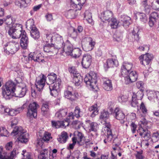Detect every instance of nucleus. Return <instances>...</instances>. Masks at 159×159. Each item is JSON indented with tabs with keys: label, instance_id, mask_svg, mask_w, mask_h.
<instances>
[{
	"label": "nucleus",
	"instance_id": "obj_1",
	"mask_svg": "<svg viewBox=\"0 0 159 159\" xmlns=\"http://www.w3.org/2000/svg\"><path fill=\"white\" fill-rule=\"evenodd\" d=\"M16 29L11 30L9 31V35L13 39L20 38L21 36L20 40L21 47L24 49H26L29 43L28 38L27 36L26 32L22 30V25H16Z\"/></svg>",
	"mask_w": 159,
	"mask_h": 159
},
{
	"label": "nucleus",
	"instance_id": "obj_2",
	"mask_svg": "<svg viewBox=\"0 0 159 159\" xmlns=\"http://www.w3.org/2000/svg\"><path fill=\"white\" fill-rule=\"evenodd\" d=\"M13 136H16L18 140L21 143H26L28 141L29 134L21 127H16L11 133Z\"/></svg>",
	"mask_w": 159,
	"mask_h": 159
},
{
	"label": "nucleus",
	"instance_id": "obj_3",
	"mask_svg": "<svg viewBox=\"0 0 159 159\" xmlns=\"http://www.w3.org/2000/svg\"><path fill=\"white\" fill-rule=\"evenodd\" d=\"M16 86L12 81L7 82L5 85L2 87V94L3 97L6 99H9L11 98L12 94L14 92Z\"/></svg>",
	"mask_w": 159,
	"mask_h": 159
},
{
	"label": "nucleus",
	"instance_id": "obj_4",
	"mask_svg": "<svg viewBox=\"0 0 159 159\" xmlns=\"http://www.w3.org/2000/svg\"><path fill=\"white\" fill-rule=\"evenodd\" d=\"M4 47L5 52L8 55L15 53L19 48L18 41L13 40L7 43Z\"/></svg>",
	"mask_w": 159,
	"mask_h": 159
},
{
	"label": "nucleus",
	"instance_id": "obj_5",
	"mask_svg": "<svg viewBox=\"0 0 159 159\" xmlns=\"http://www.w3.org/2000/svg\"><path fill=\"white\" fill-rule=\"evenodd\" d=\"M26 26L27 28H28L30 29V35L32 38L35 40L39 38V32L35 25L33 19L28 20L26 22Z\"/></svg>",
	"mask_w": 159,
	"mask_h": 159
},
{
	"label": "nucleus",
	"instance_id": "obj_6",
	"mask_svg": "<svg viewBox=\"0 0 159 159\" xmlns=\"http://www.w3.org/2000/svg\"><path fill=\"white\" fill-rule=\"evenodd\" d=\"M97 74L94 72L91 71L86 75L84 78V81L87 85L92 89H94L97 82Z\"/></svg>",
	"mask_w": 159,
	"mask_h": 159
},
{
	"label": "nucleus",
	"instance_id": "obj_7",
	"mask_svg": "<svg viewBox=\"0 0 159 159\" xmlns=\"http://www.w3.org/2000/svg\"><path fill=\"white\" fill-rule=\"evenodd\" d=\"M27 91V86L22 83L18 85L16 87L15 90L12 94V96L18 97H23Z\"/></svg>",
	"mask_w": 159,
	"mask_h": 159
},
{
	"label": "nucleus",
	"instance_id": "obj_8",
	"mask_svg": "<svg viewBox=\"0 0 159 159\" xmlns=\"http://www.w3.org/2000/svg\"><path fill=\"white\" fill-rule=\"evenodd\" d=\"M57 43L59 44L60 46H62V47H63L62 52H65L67 55H70L73 50L72 44L68 43L67 44H66V47L64 49L65 46V44H64L63 41L61 37L59 35H57Z\"/></svg>",
	"mask_w": 159,
	"mask_h": 159
},
{
	"label": "nucleus",
	"instance_id": "obj_9",
	"mask_svg": "<svg viewBox=\"0 0 159 159\" xmlns=\"http://www.w3.org/2000/svg\"><path fill=\"white\" fill-rule=\"evenodd\" d=\"M46 80V76L42 74L37 77L35 85L38 91H42L45 85Z\"/></svg>",
	"mask_w": 159,
	"mask_h": 159
},
{
	"label": "nucleus",
	"instance_id": "obj_10",
	"mask_svg": "<svg viewBox=\"0 0 159 159\" xmlns=\"http://www.w3.org/2000/svg\"><path fill=\"white\" fill-rule=\"evenodd\" d=\"M39 106L37 102L30 103L29 106L27 116L30 117H36L37 116V108Z\"/></svg>",
	"mask_w": 159,
	"mask_h": 159
},
{
	"label": "nucleus",
	"instance_id": "obj_11",
	"mask_svg": "<svg viewBox=\"0 0 159 159\" xmlns=\"http://www.w3.org/2000/svg\"><path fill=\"white\" fill-rule=\"evenodd\" d=\"M61 83V80L58 78L56 80L55 83H54L49 84V88L50 90V94L51 95L55 96L57 94V90L60 88Z\"/></svg>",
	"mask_w": 159,
	"mask_h": 159
},
{
	"label": "nucleus",
	"instance_id": "obj_12",
	"mask_svg": "<svg viewBox=\"0 0 159 159\" xmlns=\"http://www.w3.org/2000/svg\"><path fill=\"white\" fill-rule=\"evenodd\" d=\"M113 115L116 119L120 120L121 124L124 123L125 121V114L119 108H115L113 113Z\"/></svg>",
	"mask_w": 159,
	"mask_h": 159
},
{
	"label": "nucleus",
	"instance_id": "obj_13",
	"mask_svg": "<svg viewBox=\"0 0 159 159\" xmlns=\"http://www.w3.org/2000/svg\"><path fill=\"white\" fill-rule=\"evenodd\" d=\"M4 20L5 21L6 24L7 25L6 27V31H8V33L9 34V31L11 30H15L16 29L15 27H16V25H21L18 24L12 23V18L11 17V15H8L7 16L6 19H4Z\"/></svg>",
	"mask_w": 159,
	"mask_h": 159
},
{
	"label": "nucleus",
	"instance_id": "obj_14",
	"mask_svg": "<svg viewBox=\"0 0 159 159\" xmlns=\"http://www.w3.org/2000/svg\"><path fill=\"white\" fill-rule=\"evenodd\" d=\"M133 66L132 63L129 62H124L121 68V73L123 76L129 74Z\"/></svg>",
	"mask_w": 159,
	"mask_h": 159
},
{
	"label": "nucleus",
	"instance_id": "obj_15",
	"mask_svg": "<svg viewBox=\"0 0 159 159\" xmlns=\"http://www.w3.org/2000/svg\"><path fill=\"white\" fill-rule=\"evenodd\" d=\"M125 77V81L126 84H128L135 81L138 77V74L136 71H130L129 74Z\"/></svg>",
	"mask_w": 159,
	"mask_h": 159
},
{
	"label": "nucleus",
	"instance_id": "obj_16",
	"mask_svg": "<svg viewBox=\"0 0 159 159\" xmlns=\"http://www.w3.org/2000/svg\"><path fill=\"white\" fill-rule=\"evenodd\" d=\"M92 57L89 54H84L83 55L81 64L83 67L87 68L91 65Z\"/></svg>",
	"mask_w": 159,
	"mask_h": 159
},
{
	"label": "nucleus",
	"instance_id": "obj_17",
	"mask_svg": "<svg viewBox=\"0 0 159 159\" xmlns=\"http://www.w3.org/2000/svg\"><path fill=\"white\" fill-rule=\"evenodd\" d=\"M140 63L142 65H145L149 64L153 58V55L149 53H146L141 55L139 57Z\"/></svg>",
	"mask_w": 159,
	"mask_h": 159
},
{
	"label": "nucleus",
	"instance_id": "obj_18",
	"mask_svg": "<svg viewBox=\"0 0 159 159\" xmlns=\"http://www.w3.org/2000/svg\"><path fill=\"white\" fill-rule=\"evenodd\" d=\"M83 28L81 26H79L76 30L73 27L69 28L68 35L73 38L76 37L78 35V33H80L83 31Z\"/></svg>",
	"mask_w": 159,
	"mask_h": 159
},
{
	"label": "nucleus",
	"instance_id": "obj_19",
	"mask_svg": "<svg viewBox=\"0 0 159 159\" xmlns=\"http://www.w3.org/2000/svg\"><path fill=\"white\" fill-rule=\"evenodd\" d=\"M43 50L45 52L48 53L52 55V54H56L57 49H56L53 44L47 43L43 47Z\"/></svg>",
	"mask_w": 159,
	"mask_h": 159
},
{
	"label": "nucleus",
	"instance_id": "obj_20",
	"mask_svg": "<svg viewBox=\"0 0 159 159\" xmlns=\"http://www.w3.org/2000/svg\"><path fill=\"white\" fill-rule=\"evenodd\" d=\"M73 89L71 87L68 86L67 89L65 90L64 92V96L65 98L68 99L73 101L75 100L76 98L75 94H72L71 91Z\"/></svg>",
	"mask_w": 159,
	"mask_h": 159
},
{
	"label": "nucleus",
	"instance_id": "obj_21",
	"mask_svg": "<svg viewBox=\"0 0 159 159\" xmlns=\"http://www.w3.org/2000/svg\"><path fill=\"white\" fill-rule=\"evenodd\" d=\"M18 153V152L16 151V149H14L11 152L10 156L9 157L7 155L6 153H2L1 151H0V159H13Z\"/></svg>",
	"mask_w": 159,
	"mask_h": 159
},
{
	"label": "nucleus",
	"instance_id": "obj_22",
	"mask_svg": "<svg viewBox=\"0 0 159 159\" xmlns=\"http://www.w3.org/2000/svg\"><path fill=\"white\" fill-rule=\"evenodd\" d=\"M86 125L89 132H96L98 128V125L97 123L92 122L90 120L86 121Z\"/></svg>",
	"mask_w": 159,
	"mask_h": 159
},
{
	"label": "nucleus",
	"instance_id": "obj_23",
	"mask_svg": "<svg viewBox=\"0 0 159 159\" xmlns=\"http://www.w3.org/2000/svg\"><path fill=\"white\" fill-rule=\"evenodd\" d=\"M103 89L107 91H110L113 89L112 84L111 80L105 79L102 84Z\"/></svg>",
	"mask_w": 159,
	"mask_h": 159
},
{
	"label": "nucleus",
	"instance_id": "obj_24",
	"mask_svg": "<svg viewBox=\"0 0 159 159\" xmlns=\"http://www.w3.org/2000/svg\"><path fill=\"white\" fill-rule=\"evenodd\" d=\"M74 119V116H73V113L72 112L69 113L68 116L66 118V120L61 121V127H66V126L69 125L70 120H73Z\"/></svg>",
	"mask_w": 159,
	"mask_h": 159
},
{
	"label": "nucleus",
	"instance_id": "obj_25",
	"mask_svg": "<svg viewBox=\"0 0 159 159\" xmlns=\"http://www.w3.org/2000/svg\"><path fill=\"white\" fill-rule=\"evenodd\" d=\"M118 65V61L116 60H113L111 59H109L107 60L106 63L104 64V67L105 68H108L113 67L114 66H117Z\"/></svg>",
	"mask_w": 159,
	"mask_h": 159
},
{
	"label": "nucleus",
	"instance_id": "obj_26",
	"mask_svg": "<svg viewBox=\"0 0 159 159\" xmlns=\"http://www.w3.org/2000/svg\"><path fill=\"white\" fill-rule=\"evenodd\" d=\"M50 104L48 102H44L41 107L42 113L44 116L48 114L49 111Z\"/></svg>",
	"mask_w": 159,
	"mask_h": 159
},
{
	"label": "nucleus",
	"instance_id": "obj_27",
	"mask_svg": "<svg viewBox=\"0 0 159 159\" xmlns=\"http://www.w3.org/2000/svg\"><path fill=\"white\" fill-rule=\"evenodd\" d=\"M121 20L123 22V25L124 27H127L130 24L129 20H130V18L126 15H122L121 16Z\"/></svg>",
	"mask_w": 159,
	"mask_h": 159
},
{
	"label": "nucleus",
	"instance_id": "obj_28",
	"mask_svg": "<svg viewBox=\"0 0 159 159\" xmlns=\"http://www.w3.org/2000/svg\"><path fill=\"white\" fill-rule=\"evenodd\" d=\"M101 19L102 18L105 20L108 21L112 16L113 13L111 11L107 10L101 13Z\"/></svg>",
	"mask_w": 159,
	"mask_h": 159
},
{
	"label": "nucleus",
	"instance_id": "obj_29",
	"mask_svg": "<svg viewBox=\"0 0 159 159\" xmlns=\"http://www.w3.org/2000/svg\"><path fill=\"white\" fill-rule=\"evenodd\" d=\"M31 1V0H16V4L20 8H24L27 6Z\"/></svg>",
	"mask_w": 159,
	"mask_h": 159
},
{
	"label": "nucleus",
	"instance_id": "obj_30",
	"mask_svg": "<svg viewBox=\"0 0 159 159\" xmlns=\"http://www.w3.org/2000/svg\"><path fill=\"white\" fill-rule=\"evenodd\" d=\"M82 81V78L79 73H77L76 75H74L73 77V83L76 86L80 85Z\"/></svg>",
	"mask_w": 159,
	"mask_h": 159
},
{
	"label": "nucleus",
	"instance_id": "obj_31",
	"mask_svg": "<svg viewBox=\"0 0 159 159\" xmlns=\"http://www.w3.org/2000/svg\"><path fill=\"white\" fill-rule=\"evenodd\" d=\"M68 137L67 133L63 131L61 133L59 137L57 138V140L60 143H64L66 142Z\"/></svg>",
	"mask_w": 159,
	"mask_h": 159
},
{
	"label": "nucleus",
	"instance_id": "obj_32",
	"mask_svg": "<svg viewBox=\"0 0 159 159\" xmlns=\"http://www.w3.org/2000/svg\"><path fill=\"white\" fill-rule=\"evenodd\" d=\"M89 110L91 112V116L93 117L98 114V110L97 107V104H95L94 105L91 106L89 108Z\"/></svg>",
	"mask_w": 159,
	"mask_h": 159
},
{
	"label": "nucleus",
	"instance_id": "obj_33",
	"mask_svg": "<svg viewBox=\"0 0 159 159\" xmlns=\"http://www.w3.org/2000/svg\"><path fill=\"white\" fill-rule=\"evenodd\" d=\"M83 135L82 133L78 132L77 134L75 136L72 138V139H74V140L76 143L77 142L80 145H82L84 143L82 141L83 138Z\"/></svg>",
	"mask_w": 159,
	"mask_h": 159
},
{
	"label": "nucleus",
	"instance_id": "obj_34",
	"mask_svg": "<svg viewBox=\"0 0 159 159\" xmlns=\"http://www.w3.org/2000/svg\"><path fill=\"white\" fill-rule=\"evenodd\" d=\"M48 82H47L48 84H50L56 82L57 78V75L54 73H51L48 76Z\"/></svg>",
	"mask_w": 159,
	"mask_h": 159
},
{
	"label": "nucleus",
	"instance_id": "obj_35",
	"mask_svg": "<svg viewBox=\"0 0 159 159\" xmlns=\"http://www.w3.org/2000/svg\"><path fill=\"white\" fill-rule=\"evenodd\" d=\"M113 136L111 130L107 131V135H105L106 137H105V139L104 140V143L106 144L107 142H111L113 138Z\"/></svg>",
	"mask_w": 159,
	"mask_h": 159
},
{
	"label": "nucleus",
	"instance_id": "obj_36",
	"mask_svg": "<svg viewBox=\"0 0 159 159\" xmlns=\"http://www.w3.org/2000/svg\"><path fill=\"white\" fill-rule=\"evenodd\" d=\"M80 1V0H71L72 6L77 8V9L80 10L81 6H82V4H84V2L81 3L79 2Z\"/></svg>",
	"mask_w": 159,
	"mask_h": 159
},
{
	"label": "nucleus",
	"instance_id": "obj_37",
	"mask_svg": "<svg viewBox=\"0 0 159 159\" xmlns=\"http://www.w3.org/2000/svg\"><path fill=\"white\" fill-rule=\"evenodd\" d=\"M81 54V51L79 48L73 49L70 56L75 58L79 57Z\"/></svg>",
	"mask_w": 159,
	"mask_h": 159
},
{
	"label": "nucleus",
	"instance_id": "obj_38",
	"mask_svg": "<svg viewBox=\"0 0 159 159\" xmlns=\"http://www.w3.org/2000/svg\"><path fill=\"white\" fill-rule=\"evenodd\" d=\"M111 28L116 29L117 28L119 22L115 18H111L110 21H108Z\"/></svg>",
	"mask_w": 159,
	"mask_h": 159
},
{
	"label": "nucleus",
	"instance_id": "obj_39",
	"mask_svg": "<svg viewBox=\"0 0 159 159\" xmlns=\"http://www.w3.org/2000/svg\"><path fill=\"white\" fill-rule=\"evenodd\" d=\"M84 18L89 23L91 24L92 23L91 13L89 11H85L84 13Z\"/></svg>",
	"mask_w": 159,
	"mask_h": 159
},
{
	"label": "nucleus",
	"instance_id": "obj_40",
	"mask_svg": "<svg viewBox=\"0 0 159 159\" xmlns=\"http://www.w3.org/2000/svg\"><path fill=\"white\" fill-rule=\"evenodd\" d=\"M67 110L66 109H64L60 110L59 111L57 112L56 115L59 118L61 119L63 117L65 116L67 114Z\"/></svg>",
	"mask_w": 159,
	"mask_h": 159
},
{
	"label": "nucleus",
	"instance_id": "obj_41",
	"mask_svg": "<svg viewBox=\"0 0 159 159\" xmlns=\"http://www.w3.org/2000/svg\"><path fill=\"white\" fill-rule=\"evenodd\" d=\"M139 28H134L132 32L134 38L135 40L137 41H138L140 38L139 33Z\"/></svg>",
	"mask_w": 159,
	"mask_h": 159
},
{
	"label": "nucleus",
	"instance_id": "obj_42",
	"mask_svg": "<svg viewBox=\"0 0 159 159\" xmlns=\"http://www.w3.org/2000/svg\"><path fill=\"white\" fill-rule=\"evenodd\" d=\"M82 115V112L81 111L80 108L78 107H76L75 108L74 113H73L74 118L75 116L76 118H78Z\"/></svg>",
	"mask_w": 159,
	"mask_h": 159
},
{
	"label": "nucleus",
	"instance_id": "obj_43",
	"mask_svg": "<svg viewBox=\"0 0 159 159\" xmlns=\"http://www.w3.org/2000/svg\"><path fill=\"white\" fill-rule=\"evenodd\" d=\"M143 95V92L141 90H139L136 93H133L132 96L137 98V100H141L142 99Z\"/></svg>",
	"mask_w": 159,
	"mask_h": 159
},
{
	"label": "nucleus",
	"instance_id": "obj_44",
	"mask_svg": "<svg viewBox=\"0 0 159 159\" xmlns=\"http://www.w3.org/2000/svg\"><path fill=\"white\" fill-rule=\"evenodd\" d=\"M48 150L45 149L43 151H42L40 152V155L39 157L40 159H47Z\"/></svg>",
	"mask_w": 159,
	"mask_h": 159
},
{
	"label": "nucleus",
	"instance_id": "obj_45",
	"mask_svg": "<svg viewBox=\"0 0 159 159\" xmlns=\"http://www.w3.org/2000/svg\"><path fill=\"white\" fill-rule=\"evenodd\" d=\"M109 117V114L106 111H103L101 113L100 118L102 120H106Z\"/></svg>",
	"mask_w": 159,
	"mask_h": 159
},
{
	"label": "nucleus",
	"instance_id": "obj_46",
	"mask_svg": "<svg viewBox=\"0 0 159 159\" xmlns=\"http://www.w3.org/2000/svg\"><path fill=\"white\" fill-rule=\"evenodd\" d=\"M35 61L38 62L39 63L41 62H44V57L40 53H38L37 54L36 59L35 60Z\"/></svg>",
	"mask_w": 159,
	"mask_h": 159
},
{
	"label": "nucleus",
	"instance_id": "obj_47",
	"mask_svg": "<svg viewBox=\"0 0 159 159\" xmlns=\"http://www.w3.org/2000/svg\"><path fill=\"white\" fill-rule=\"evenodd\" d=\"M8 132L6 128L3 127H0V135L2 136H7Z\"/></svg>",
	"mask_w": 159,
	"mask_h": 159
},
{
	"label": "nucleus",
	"instance_id": "obj_48",
	"mask_svg": "<svg viewBox=\"0 0 159 159\" xmlns=\"http://www.w3.org/2000/svg\"><path fill=\"white\" fill-rule=\"evenodd\" d=\"M52 125V127L58 128L60 127H61V121H51Z\"/></svg>",
	"mask_w": 159,
	"mask_h": 159
},
{
	"label": "nucleus",
	"instance_id": "obj_49",
	"mask_svg": "<svg viewBox=\"0 0 159 159\" xmlns=\"http://www.w3.org/2000/svg\"><path fill=\"white\" fill-rule=\"evenodd\" d=\"M140 20L144 23H146L148 20L147 17L144 13H141L139 15Z\"/></svg>",
	"mask_w": 159,
	"mask_h": 159
},
{
	"label": "nucleus",
	"instance_id": "obj_50",
	"mask_svg": "<svg viewBox=\"0 0 159 159\" xmlns=\"http://www.w3.org/2000/svg\"><path fill=\"white\" fill-rule=\"evenodd\" d=\"M71 6L73 7L75 9L73 10L70 9L69 10L68 12V13L69 15H70L72 17H73L75 16V12L77 10H79V9H77V8L73 7L71 5Z\"/></svg>",
	"mask_w": 159,
	"mask_h": 159
},
{
	"label": "nucleus",
	"instance_id": "obj_51",
	"mask_svg": "<svg viewBox=\"0 0 159 159\" xmlns=\"http://www.w3.org/2000/svg\"><path fill=\"white\" fill-rule=\"evenodd\" d=\"M159 139V133L157 132L154 133L152 135V141L154 142H157Z\"/></svg>",
	"mask_w": 159,
	"mask_h": 159
},
{
	"label": "nucleus",
	"instance_id": "obj_52",
	"mask_svg": "<svg viewBox=\"0 0 159 159\" xmlns=\"http://www.w3.org/2000/svg\"><path fill=\"white\" fill-rule=\"evenodd\" d=\"M140 109L143 114L146 115L147 113L148 110L143 102L140 104Z\"/></svg>",
	"mask_w": 159,
	"mask_h": 159
},
{
	"label": "nucleus",
	"instance_id": "obj_53",
	"mask_svg": "<svg viewBox=\"0 0 159 159\" xmlns=\"http://www.w3.org/2000/svg\"><path fill=\"white\" fill-rule=\"evenodd\" d=\"M91 41L89 43V45L91 46V48L89 49H87L85 47H83V49L86 51H88L89 50H92L93 49L95 45V42L93 41L91 39Z\"/></svg>",
	"mask_w": 159,
	"mask_h": 159
},
{
	"label": "nucleus",
	"instance_id": "obj_54",
	"mask_svg": "<svg viewBox=\"0 0 159 159\" xmlns=\"http://www.w3.org/2000/svg\"><path fill=\"white\" fill-rule=\"evenodd\" d=\"M152 7L153 9L159 11V0H157L152 4Z\"/></svg>",
	"mask_w": 159,
	"mask_h": 159
},
{
	"label": "nucleus",
	"instance_id": "obj_55",
	"mask_svg": "<svg viewBox=\"0 0 159 159\" xmlns=\"http://www.w3.org/2000/svg\"><path fill=\"white\" fill-rule=\"evenodd\" d=\"M51 134L50 133L46 132L44 135L43 138V141H48L52 138L51 136Z\"/></svg>",
	"mask_w": 159,
	"mask_h": 159
},
{
	"label": "nucleus",
	"instance_id": "obj_56",
	"mask_svg": "<svg viewBox=\"0 0 159 159\" xmlns=\"http://www.w3.org/2000/svg\"><path fill=\"white\" fill-rule=\"evenodd\" d=\"M37 54L35 52L33 53L31 52L28 55L29 60L31 61L33 60L34 61H35V59H36Z\"/></svg>",
	"mask_w": 159,
	"mask_h": 159
},
{
	"label": "nucleus",
	"instance_id": "obj_57",
	"mask_svg": "<svg viewBox=\"0 0 159 159\" xmlns=\"http://www.w3.org/2000/svg\"><path fill=\"white\" fill-rule=\"evenodd\" d=\"M69 72L72 74L73 75V76L74 75H76L77 73H79L76 70L74 66L71 67L69 68Z\"/></svg>",
	"mask_w": 159,
	"mask_h": 159
},
{
	"label": "nucleus",
	"instance_id": "obj_58",
	"mask_svg": "<svg viewBox=\"0 0 159 159\" xmlns=\"http://www.w3.org/2000/svg\"><path fill=\"white\" fill-rule=\"evenodd\" d=\"M137 98L132 96V101L131 102V104L132 107H135L138 106V102Z\"/></svg>",
	"mask_w": 159,
	"mask_h": 159
},
{
	"label": "nucleus",
	"instance_id": "obj_59",
	"mask_svg": "<svg viewBox=\"0 0 159 159\" xmlns=\"http://www.w3.org/2000/svg\"><path fill=\"white\" fill-rule=\"evenodd\" d=\"M149 18L156 20L158 18V15L157 12H153L150 14Z\"/></svg>",
	"mask_w": 159,
	"mask_h": 159
},
{
	"label": "nucleus",
	"instance_id": "obj_60",
	"mask_svg": "<svg viewBox=\"0 0 159 159\" xmlns=\"http://www.w3.org/2000/svg\"><path fill=\"white\" fill-rule=\"evenodd\" d=\"M142 137L144 139H146L149 140L151 138L150 132L147 130V131H146V132L143 135V136Z\"/></svg>",
	"mask_w": 159,
	"mask_h": 159
},
{
	"label": "nucleus",
	"instance_id": "obj_61",
	"mask_svg": "<svg viewBox=\"0 0 159 159\" xmlns=\"http://www.w3.org/2000/svg\"><path fill=\"white\" fill-rule=\"evenodd\" d=\"M147 129H144L141 127L137 130V132L139 133L140 135L141 136H143L144 133L146 132V131H147Z\"/></svg>",
	"mask_w": 159,
	"mask_h": 159
},
{
	"label": "nucleus",
	"instance_id": "obj_62",
	"mask_svg": "<svg viewBox=\"0 0 159 159\" xmlns=\"http://www.w3.org/2000/svg\"><path fill=\"white\" fill-rule=\"evenodd\" d=\"M156 23V20L149 18L148 24L150 27H152L154 26Z\"/></svg>",
	"mask_w": 159,
	"mask_h": 159
},
{
	"label": "nucleus",
	"instance_id": "obj_63",
	"mask_svg": "<svg viewBox=\"0 0 159 159\" xmlns=\"http://www.w3.org/2000/svg\"><path fill=\"white\" fill-rule=\"evenodd\" d=\"M52 36L51 34H47L46 35V38L45 41L46 43H51L52 40Z\"/></svg>",
	"mask_w": 159,
	"mask_h": 159
},
{
	"label": "nucleus",
	"instance_id": "obj_64",
	"mask_svg": "<svg viewBox=\"0 0 159 159\" xmlns=\"http://www.w3.org/2000/svg\"><path fill=\"white\" fill-rule=\"evenodd\" d=\"M130 125L132 133H135L136 130L137 125L134 122H132Z\"/></svg>",
	"mask_w": 159,
	"mask_h": 159
}]
</instances>
